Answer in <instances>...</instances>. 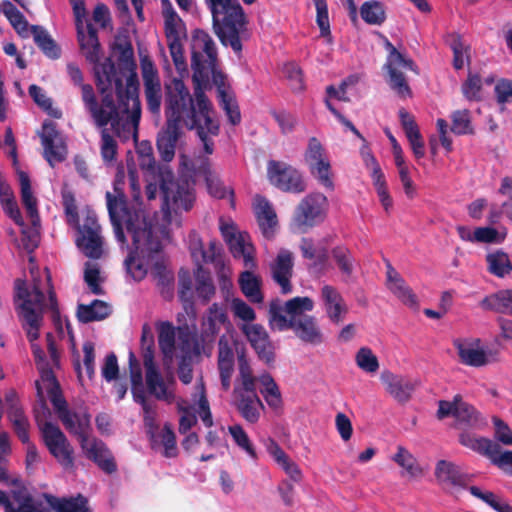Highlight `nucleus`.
<instances>
[{
	"label": "nucleus",
	"instance_id": "obj_29",
	"mask_svg": "<svg viewBox=\"0 0 512 512\" xmlns=\"http://www.w3.org/2000/svg\"><path fill=\"white\" fill-rule=\"evenodd\" d=\"M459 443L481 455L490 459L493 458L495 452H499V445L488 438L476 437L475 434L463 430L459 435Z\"/></svg>",
	"mask_w": 512,
	"mask_h": 512
},
{
	"label": "nucleus",
	"instance_id": "obj_34",
	"mask_svg": "<svg viewBox=\"0 0 512 512\" xmlns=\"http://www.w3.org/2000/svg\"><path fill=\"white\" fill-rule=\"evenodd\" d=\"M151 275L156 281V285L162 297L170 300L174 291V274L167 269L163 261L157 260L151 269Z\"/></svg>",
	"mask_w": 512,
	"mask_h": 512
},
{
	"label": "nucleus",
	"instance_id": "obj_5",
	"mask_svg": "<svg viewBox=\"0 0 512 512\" xmlns=\"http://www.w3.org/2000/svg\"><path fill=\"white\" fill-rule=\"evenodd\" d=\"M44 380L49 383L48 396L59 420L70 434L78 438L80 446H84L86 436L92 430L91 415L87 408H82L78 412L68 408L67 401L62 395L60 385L52 371L45 374Z\"/></svg>",
	"mask_w": 512,
	"mask_h": 512
},
{
	"label": "nucleus",
	"instance_id": "obj_4",
	"mask_svg": "<svg viewBox=\"0 0 512 512\" xmlns=\"http://www.w3.org/2000/svg\"><path fill=\"white\" fill-rule=\"evenodd\" d=\"M212 14L213 30L221 44L241 55L243 41L250 38L247 18L238 0H205Z\"/></svg>",
	"mask_w": 512,
	"mask_h": 512
},
{
	"label": "nucleus",
	"instance_id": "obj_13",
	"mask_svg": "<svg viewBox=\"0 0 512 512\" xmlns=\"http://www.w3.org/2000/svg\"><path fill=\"white\" fill-rule=\"evenodd\" d=\"M78 249L90 259H100L103 255L101 226L94 214H87L82 225H77L75 240Z\"/></svg>",
	"mask_w": 512,
	"mask_h": 512
},
{
	"label": "nucleus",
	"instance_id": "obj_8",
	"mask_svg": "<svg viewBox=\"0 0 512 512\" xmlns=\"http://www.w3.org/2000/svg\"><path fill=\"white\" fill-rule=\"evenodd\" d=\"M102 75L109 85L114 83L118 100L125 106V112L129 111V102H132L131 122L135 128L138 127L141 117V103L139 99V81L136 73H132L126 79V87L118 75L117 69L111 61L102 65Z\"/></svg>",
	"mask_w": 512,
	"mask_h": 512
},
{
	"label": "nucleus",
	"instance_id": "obj_19",
	"mask_svg": "<svg viewBox=\"0 0 512 512\" xmlns=\"http://www.w3.org/2000/svg\"><path fill=\"white\" fill-rule=\"evenodd\" d=\"M75 26L81 53L89 63H98L100 60L101 46L98 39L97 29L92 25V23L87 22L85 32L84 20L75 22Z\"/></svg>",
	"mask_w": 512,
	"mask_h": 512
},
{
	"label": "nucleus",
	"instance_id": "obj_20",
	"mask_svg": "<svg viewBox=\"0 0 512 512\" xmlns=\"http://www.w3.org/2000/svg\"><path fill=\"white\" fill-rule=\"evenodd\" d=\"M293 267V254L286 249L280 250L270 265L272 279L280 286L282 294L292 292Z\"/></svg>",
	"mask_w": 512,
	"mask_h": 512
},
{
	"label": "nucleus",
	"instance_id": "obj_48",
	"mask_svg": "<svg viewBox=\"0 0 512 512\" xmlns=\"http://www.w3.org/2000/svg\"><path fill=\"white\" fill-rule=\"evenodd\" d=\"M486 262L489 272L497 277H504L512 271V263L509 256L503 251L487 254Z\"/></svg>",
	"mask_w": 512,
	"mask_h": 512
},
{
	"label": "nucleus",
	"instance_id": "obj_23",
	"mask_svg": "<svg viewBox=\"0 0 512 512\" xmlns=\"http://www.w3.org/2000/svg\"><path fill=\"white\" fill-rule=\"evenodd\" d=\"M435 477L440 485L466 488L470 477L461 471L453 462L439 460L435 467Z\"/></svg>",
	"mask_w": 512,
	"mask_h": 512
},
{
	"label": "nucleus",
	"instance_id": "obj_16",
	"mask_svg": "<svg viewBox=\"0 0 512 512\" xmlns=\"http://www.w3.org/2000/svg\"><path fill=\"white\" fill-rule=\"evenodd\" d=\"M233 398L236 410L246 422L255 424L259 421L264 405L258 396L257 386L234 387Z\"/></svg>",
	"mask_w": 512,
	"mask_h": 512
},
{
	"label": "nucleus",
	"instance_id": "obj_40",
	"mask_svg": "<svg viewBox=\"0 0 512 512\" xmlns=\"http://www.w3.org/2000/svg\"><path fill=\"white\" fill-rule=\"evenodd\" d=\"M2 12L15 29V31L22 37L28 38L31 32V26L26 20L25 16L17 9V7L8 0L2 3Z\"/></svg>",
	"mask_w": 512,
	"mask_h": 512
},
{
	"label": "nucleus",
	"instance_id": "obj_35",
	"mask_svg": "<svg viewBox=\"0 0 512 512\" xmlns=\"http://www.w3.org/2000/svg\"><path fill=\"white\" fill-rule=\"evenodd\" d=\"M19 181L21 187V200L26 208L27 215L31 220L33 226H37L40 223V217L37 209V200L33 196L30 178L27 173H19Z\"/></svg>",
	"mask_w": 512,
	"mask_h": 512
},
{
	"label": "nucleus",
	"instance_id": "obj_60",
	"mask_svg": "<svg viewBox=\"0 0 512 512\" xmlns=\"http://www.w3.org/2000/svg\"><path fill=\"white\" fill-rule=\"evenodd\" d=\"M316 8V23L320 29L322 37L330 36V22L328 14V5L326 0H313Z\"/></svg>",
	"mask_w": 512,
	"mask_h": 512
},
{
	"label": "nucleus",
	"instance_id": "obj_43",
	"mask_svg": "<svg viewBox=\"0 0 512 512\" xmlns=\"http://www.w3.org/2000/svg\"><path fill=\"white\" fill-rule=\"evenodd\" d=\"M481 306L503 314H512V290H503L485 297Z\"/></svg>",
	"mask_w": 512,
	"mask_h": 512
},
{
	"label": "nucleus",
	"instance_id": "obj_14",
	"mask_svg": "<svg viewBox=\"0 0 512 512\" xmlns=\"http://www.w3.org/2000/svg\"><path fill=\"white\" fill-rule=\"evenodd\" d=\"M191 67L193 70V82L195 84L194 93L192 96L193 101L196 100V91L200 89L204 92L202 85L206 84L211 75L213 84L217 88L218 98L223 96V93H228L226 86V75L218 69V62L210 68V64H204L203 54L198 51H193L191 58Z\"/></svg>",
	"mask_w": 512,
	"mask_h": 512
},
{
	"label": "nucleus",
	"instance_id": "obj_58",
	"mask_svg": "<svg viewBox=\"0 0 512 512\" xmlns=\"http://www.w3.org/2000/svg\"><path fill=\"white\" fill-rule=\"evenodd\" d=\"M144 93L148 110L159 115L162 102L161 83L144 85Z\"/></svg>",
	"mask_w": 512,
	"mask_h": 512
},
{
	"label": "nucleus",
	"instance_id": "obj_51",
	"mask_svg": "<svg viewBox=\"0 0 512 512\" xmlns=\"http://www.w3.org/2000/svg\"><path fill=\"white\" fill-rule=\"evenodd\" d=\"M158 344L165 356H170L175 349V328L172 323L161 322L158 327Z\"/></svg>",
	"mask_w": 512,
	"mask_h": 512
},
{
	"label": "nucleus",
	"instance_id": "obj_9",
	"mask_svg": "<svg viewBox=\"0 0 512 512\" xmlns=\"http://www.w3.org/2000/svg\"><path fill=\"white\" fill-rule=\"evenodd\" d=\"M35 420L50 454L66 469L74 467V449L66 435L55 424L43 421L35 410Z\"/></svg>",
	"mask_w": 512,
	"mask_h": 512
},
{
	"label": "nucleus",
	"instance_id": "obj_32",
	"mask_svg": "<svg viewBox=\"0 0 512 512\" xmlns=\"http://www.w3.org/2000/svg\"><path fill=\"white\" fill-rule=\"evenodd\" d=\"M253 269H247L240 273L238 284L241 292L252 303H262L264 300L261 291L262 280L253 273Z\"/></svg>",
	"mask_w": 512,
	"mask_h": 512
},
{
	"label": "nucleus",
	"instance_id": "obj_64",
	"mask_svg": "<svg viewBox=\"0 0 512 512\" xmlns=\"http://www.w3.org/2000/svg\"><path fill=\"white\" fill-rule=\"evenodd\" d=\"M231 311L236 318L245 322H252L256 319L254 309L240 298H233L231 301Z\"/></svg>",
	"mask_w": 512,
	"mask_h": 512
},
{
	"label": "nucleus",
	"instance_id": "obj_41",
	"mask_svg": "<svg viewBox=\"0 0 512 512\" xmlns=\"http://www.w3.org/2000/svg\"><path fill=\"white\" fill-rule=\"evenodd\" d=\"M194 47L204 52L207 59L204 64H210V68L218 62L217 47L212 37L202 29H196L193 34Z\"/></svg>",
	"mask_w": 512,
	"mask_h": 512
},
{
	"label": "nucleus",
	"instance_id": "obj_31",
	"mask_svg": "<svg viewBox=\"0 0 512 512\" xmlns=\"http://www.w3.org/2000/svg\"><path fill=\"white\" fill-rule=\"evenodd\" d=\"M112 310L108 303L105 301L95 299L90 304H79L77 307L78 321L84 324L102 321L106 319Z\"/></svg>",
	"mask_w": 512,
	"mask_h": 512
},
{
	"label": "nucleus",
	"instance_id": "obj_7",
	"mask_svg": "<svg viewBox=\"0 0 512 512\" xmlns=\"http://www.w3.org/2000/svg\"><path fill=\"white\" fill-rule=\"evenodd\" d=\"M160 189L163 196L162 210L165 215L172 212L189 211L195 202L193 184L186 178L175 179L172 171L161 172Z\"/></svg>",
	"mask_w": 512,
	"mask_h": 512
},
{
	"label": "nucleus",
	"instance_id": "obj_10",
	"mask_svg": "<svg viewBox=\"0 0 512 512\" xmlns=\"http://www.w3.org/2000/svg\"><path fill=\"white\" fill-rule=\"evenodd\" d=\"M385 48L388 51L387 61L385 68L389 74V85L390 87L403 98L411 97L412 91L408 85L406 78L401 71L402 69H408L418 74V67L411 58H407L404 54L399 52L395 46L386 39Z\"/></svg>",
	"mask_w": 512,
	"mask_h": 512
},
{
	"label": "nucleus",
	"instance_id": "obj_27",
	"mask_svg": "<svg viewBox=\"0 0 512 512\" xmlns=\"http://www.w3.org/2000/svg\"><path fill=\"white\" fill-rule=\"evenodd\" d=\"M454 418L455 422L453 427L460 430H477L485 425L484 419L476 408L468 402L463 401L462 398L460 403H458Z\"/></svg>",
	"mask_w": 512,
	"mask_h": 512
},
{
	"label": "nucleus",
	"instance_id": "obj_6",
	"mask_svg": "<svg viewBox=\"0 0 512 512\" xmlns=\"http://www.w3.org/2000/svg\"><path fill=\"white\" fill-rule=\"evenodd\" d=\"M15 297L22 301L18 305V309L27 338L32 344H35L34 341L39 338V330L46 306L45 295L38 284H34L32 291H30L24 280L16 279Z\"/></svg>",
	"mask_w": 512,
	"mask_h": 512
},
{
	"label": "nucleus",
	"instance_id": "obj_45",
	"mask_svg": "<svg viewBox=\"0 0 512 512\" xmlns=\"http://www.w3.org/2000/svg\"><path fill=\"white\" fill-rule=\"evenodd\" d=\"M331 255L340 272L350 278L356 266V259L352 251L344 245H339L332 248Z\"/></svg>",
	"mask_w": 512,
	"mask_h": 512
},
{
	"label": "nucleus",
	"instance_id": "obj_61",
	"mask_svg": "<svg viewBox=\"0 0 512 512\" xmlns=\"http://www.w3.org/2000/svg\"><path fill=\"white\" fill-rule=\"evenodd\" d=\"M101 131V156L105 162H112L117 154V142L105 127Z\"/></svg>",
	"mask_w": 512,
	"mask_h": 512
},
{
	"label": "nucleus",
	"instance_id": "obj_28",
	"mask_svg": "<svg viewBox=\"0 0 512 512\" xmlns=\"http://www.w3.org/2000/svg\"><path fill=\"white\" fill-rule=\"evenodd\" d=\"M392 461L402 468V477H407L410 480H418L425 475V470L420 465L417 458L401 445L397 447V452L392 456Z\"/></svg>",
	"mask_w": 512,
	"mask_h": 512
},
{
	"label": "nucleus",
	"instance_id": "obj_25",
	"mask_svg": "<svg viewBox=\"0 0 512 512\" xmlns=\"http://www.w3.org/2000/svg\"><path fill=\"white\" fill-rule=\"evenodd\" d=\"M57 136L58 131L56 130L54 123L49 122L43 124L41 140L44 147V157L52 167L55 162H62L66 158L65 147L55 143Z\"/></svg>",
	"mask_w": 512,
	"mask_h": 512
},
{
	"label": "nucleus",
	"instance_id": "obj_63",
	"mask_svg": "<svg viewBox=\"0 0 512 512\" xmlns=\"http://www.w3.org/2000/svg\"><path fill=\"white\" fill-rule=\"evenodd\" d=\"M205 182L209 193L218 199L225 198L227 190L221 180L209 168L204 169Z\"/></svg>",
	"mask_w": 512,
	"mask_h": 512
},
{
	"label": "nucleus",
	"instance_id": "obj_47",
	"mask_svg": "<svg viewBox=\"0 0 512 512\" xmlns=\"http://www.w3.org/2000/svg\"><path fill=\"white\" fill-rule=\"evenodd\" d=\"M162 247L158 251H149L145 247H142L140 249H136L134 246V250H131L129 255L124 261V265L126 268L127 273L135 280V281H141L145 278L147 275V268L143 264V262L136 258L135 254L140 251L141 253L147 252L149 254L152 253H159L161 251Z\"/></svg>",
	"mask_w": 512,
	"mask_h": 512
},
{
	"label": "nucleus",
	"instance_id": "obj_38",
	"mask_svg": "<svg viewBox=\"0 0 512 512\" xmlns=\"http://www.w3.org/2000/svg\"><path fill=\"white\" fill-rule=\"evenodd\" d=\"M148 392L157 400L172 403L175 400V394L171 391L163 380L159 370L151 371L145 374Z\"/></svg>",
	"mask_w": 512,
	"mask_h": 512
},
{
	"label": "nucleus",
	"instance_id": "obj_52",
	"mask_svg": "<svg viewBox=\"0 0 512 512\" xmlns=\"http://www.w3.org/2000/svg\"><path fill=\"white\" fill-rule=\"evenodd\" d=\"M228 431L232 436L235 444L245 451L252 459H257V453L253 446L248 434L239 424H235L228 427Z\"/></svg>",
	"mask_w": 512,
	"mask_h": 512
},
{
	"label": "nucleus",
	"instance_id": "obj_33",
	"mask_svg": "<svg viewBox=\"0 0 512 512\" xmlns=\"http://www.w3.org/2000/svg\"><path fill=\"white\" fill-rule=\"evenodd\" d=\"M234 258L243 259V264L247 269H255V249L251 243L246 240V235L239 233L227 244Z\"/></svg>",
	"mask_w": 512,
	"mask_h": 512
},
{
	"label": "nucleus",
	"instance_id": "obj_11",
	"mask_svg": "<svg viewBox=\"0 0 512 512\" xmlns=\"http://www.w3.org/2000/svg\"><path fill=\"white\" fill-rule=\"evenodd\" d=\"M267 175L270 183L284 192L300 194L307 188L301 172L285 162L270 160Z\"/></svg>",
	"mask_w": 512,
	"mask_h": 512
},
{
	"label": "nucleus",
	"instance_id": "obj_44",
	"mask_svg": "<svg viewBox=\"0 0 512 512\" xmlns=\"http://www.w3.org/2000/svg\"><path fill=\"white\" fill-rule=\"evenodd\" d=\"M360 16L365 23L380 26L386 21V8L380 1H365L360 6Z\"/></svg>",
	"mask_w": 512,
	"mask_h": 512
},
{
	"label": "nucleus",
	"instance_id": "obj_42",
	"mask_svg": "<svg viewBox=\"0 0 512 512\" xmlns=\"http://www.w3.org/2000/svg\"><path fill=\"white\" fill-rule=\"evenodd\" d=\"M454 346L463 364L472 367H481L487 364V355L483 350L465 345L461 340H455Z\"/></svg>",
	"mask_w": 512,
	"mask_h": 512
},
{
	"label": "nucleus",
	"instance_id": "obj_26",
	"mask_svg": "<svg viewBox=\"0 0 512 512\" xmlns=\"http://www.w3.org/2000/svg\"><path fill=\"white\" fill-rule=\"evenodd\" d=\"M255 216L263 236L270 239L274 235L277 226V215L270 202L263 196L257 195Z\"/></svg>",
	"mask_w": 512,
	"mask_h": 512
},
{
	"label": "nucleus",
	"instance_id": "obj_2",
	"mask_svg": "<svg viewBox=\"0 0 512 512\" xmlns=\"http://www.w3.org/2000/svg\"><path fill=\"white\" fill-rule=\"evenodd\" d=\"M314 302L309 297H294L285 302L284 307L278 300L269 305V324L278 331L292 330L297 338L310 345H320L324 336L317 319L306 312L312 311Z\"/></svg>",
	"mask_w": 512,
	"mask_h": 512
},
{
	"label": "nucleus",
	"instance_id": "obj_39",
	"mask_svg": "<svg viewBox=\"0 0 512 512\" xmlns=\"http://www.w3.org/2000/svg\"><path fill=\"white\" fill-rule=\"evenodd\" d=\"M30 34L33 35L35 44L47 57L51 59H58L60 57L61 49L46 29L39 25H31Z\"/></svg>",
	"mask_w": 512,
	"mask_h": 512
},
{
	"label": "nucleus",
	"instance_id": "obj_56",
	"mask_svg": "<svg viewBox=\"0 0 512 512\" xmlns=\"http://www.w3.org/2000/svg\"><path fill=\"white\" fill-rule=\"evenodd\" d=\"M355 361L357 366L367 373H374L379 369L378 358L368 347H361L357 351Z\"/></svg>",
	"mask_w": 512,
	"mask_h": 512
},
{
	"label": "nucleus",
	"instance_id": "obj_54",
	"mask_svg": "<svg viewBox=\"0 0 512 512\" xmlns=\"http://www.w3.org/2000/svg\"><path fill=\"white\" fill-rule=\"evenodd\" d=\"M300 249L305 259L314 261L312 264L314 268L322 267L327 261L326 250L324 248L317 250L311 239L303 238Z\"/></svg>",
	"mask_w": 512,
	"mask_h": 512
},
{
	"label": "nucleus",
	"instance_id": "obj_49",
	"mask_svg": "<svg viewBox=\"0 0 512 512\" xmlns=\"http://www.w3.org/2000/svg\"><path fill=\"white\" fill-rule=\"evenodd\" d=\"M468 491L471 493V495L482 500L497 512H512V506L508 504L506 501L501 500L496 494H494L491 491L483 492L477 486L468 487Z\"/></svg>",
	"mask_w": 512,
	"mask_h": 512
},
{
	"label": "nucleus",
	"instance_id": "obj_3",
	"mask_svg": "<svg viewBox=\"0 0 512 512\" xmlns=\"http://www.w3.org/2000/svg\"><path fill=\"white\" fill-rule=\"evenodd\" d=\"M106 201L110 221L118 242L123 245L126 244L123 230V223H125L136 249L145 247L149 251H158L161 248V242L154 236L152 225L148 221L145 212L140 208L130 209L125 193L113 195L108 191L106 192Z\"/></svg>",
	"mask_w": 512,
	"mask_h": 512
},
{
	"label": "nucleus",
	"instance_id": "obj_55",
	"mask_svg": "<svg viewBox=\"0 0 512 512\" xmlns=\"http://www.w3.org/2000/svg\"><path fill=\"white\" fill-rule=\"evenodd\" d=\"M451 130L457 135L472 134L470 112L467 109L456 110L451 115Z\"/></svg>",
	"mask_w": 512,
	"mask_h": 512
},
{
	"label": "nucleus",
	"instance_id": "obj_50",
	"mask_svg": "<svg viewBox=\"0 0 512 512\" xmlns=\"http://www.w3.org/2000/svg\"><path fill=\"white\" fill-rule=\"evenodd\" d=\"M468 491L471 493V495L482 500L497 512H512V506L508 504L506 501L501 500L496 494H494L491 491L483 492L477 486L468 487Z\"/></svg>",
	"mask_w": 512,
	"mask_h": 512
},
{
	"label": "nucleus",
	"instance_id": "obj_12",
	"mask_svg": "<svg viewBox=\"0 0 512 512\" xmlns=\"http://www.w3.org/2000/svg\"><path fill=\"white\" fill-rule=\"evenodd\" d=\"M328 208L327 197L314 192L306 195L297 205L294 212V222L299 228H312L324 221Z\"/></svg>",
	"mask_w": 512,
	"mask_h": 512
},
{
	"label": "nucleus",
	"instance_id": "obj_53",
	"mask_svg": "<svg viewBox=\"0 0 512 512\" xmlns=\"http://www.w3.org/2000/svg\"><path fill=\"white\" fill-rule=\"evenodd\" d=\"M388 288L395 294L405 305L417 308V296L413 293L411 288L406 284L405 280L400 277L394 283H390Z\"/></svg>",
	"mask_w": 512,
	"mask_h": 512
},
{
	"label": "nucleus",
	"instance_id": "obj_46",
	"mask_svg": "<svg viewBox=\"0 0 512 512\" xmlns=\"http://www.w3.org/2000/svg\"><path fill=\"white\" fill-rule=\"evenodd\" d=\"M239 377L234 387H254L257 386V378L253 375L249 359L246 355L245 348L236 350Z\"/></svg>",
	"mask_w": 512,
	"mask_h": 512
},
{
	"label": "nucleus",
	"instance_id": "obj_37",
	"mask_svg": "<svg viewBox=\"0 0 512 512\" xmlns=\"http://www.w3.org/2000/svg\"><path fill=\"white\" fill-rule=\"evenodd\" d=\"M148 392L157 400L172 403L175 400V394L171 391L163 380L159 370L151 371L145 374Z\"/></svg>",
	"mask_w": 512,
	"mask_h": 512
},
{
	"label": "nucleus",
	"instance_id": "obj_30",
	"mask_svg": "<svg viewBox=\"0 0 512 512\" xmlns=\"http://www.w3.org/2000/svg\"><path fill=\"white\" fill-rule=\"evenodd\" d=\"M5 512H50L41 502L36 501L31 494L24 489L11 492V502Z\"/></svg>",
	"mask_w": 512,
	"mask_h": 512
},
{
	"label": "nucleus",
	"instance_id": "obj_62",
	"mask_svg": "<svg viewBox=\"0 0 512 512\" xmlns=\"http://www.w3.org/2000/svg\"><path fill=\"white\" fill-rule=\"evenodd\" d=\"M100 270L96 264L87 262L84 270V281L95 295L103 294V288L99 284Z\"/></svg>",
	"mask_w": 512,
	"mask_h": 512
},
{
	"label": "nucleus",
	"instance_id": "obj_18",
	"mask_svg": "<svg viewBox=\"0 0 512 512\" xmlns=\"http://www.w3.org/2000/svg\"><path fill=\"white\" fill-rule=\"evenodd\" d=\"M380 379L385 385L387 392L400 404L407 403L418 386L416 380L394 374L389 370L383 371Z\"/></svg>",
	"mask_w": 512,
	"mask_h": 512
},
{
	"label": "nucleus",
	"instance_id": "obj_57",
	"mask_svg": "<svg viewBox=\"0 0 512 512\" xmlns=\"http://www.w3.org/2000/svg\"><path fill=\"white\" fill-rule=\"evenodd\" d=\"M219 105L225 111L229 122L232 125H238L241 122V113L235 97L229 93H223V96L218 98Z\"/></svg>",
	"mask_w": 512,
	"mask_h": 512
},
{
	"label": "nucleus",
	"instance_id": "obj_24",
	"mask_svg": "<svg viewBox=\"0 0 512 512\" xmlns=\"http://www.w3.org/2000/svg\"><path fill=\"white\" fill-rule=\"evenodd\" d=\"M321 298L330 321L334 324L342 322L343 315L347 314L348 308L338 290L331 285H324L321 289Z\"/></svg>",
	"mask_w": 512,
	"mask_h": 512
},
{
	"label": "nucleus",
	"instance_id": "obj_59",
	"mask_svg": "<svg viewBox=\"0 0 512 512\" xmlns=\"http://www.w3.org/2000/svg\"><path fill=\"white\" fill-rule=\"evenodd\" d=\"M482 80L480 75L469 73L462 84V93L470 101L481 100Z\"/></svg>",
	"mask_w": 512,
	"mask_h": 512
},
{
	"label": "nucleus",
	"instance_id": "obj_36",
	"mask_svg": "<svg viewBox=\"0 0 512 512\" xmlns=\"http://www.w3.org/2000/svg\"><path fill=\"white\" fill-rule=\"evenodd\" d=\"M47 501L56 512H92L88 506V500L81 494L69 498L49 495Z\"/></svg>",
	"mask_w": 512,
	"mask_h": 512
},
{
	"label": "nucleus",
	"instance_id": "obj_21",
	"mask_svg": "<svg viewBox=\"0 0 512 512\" xmlns=\"http://www.w3.org/2000/svg\"><path fill=\"white\" fill-rule=\"evenodd\" d=\"M90 432L86 436L84 446H81L86 451L87 457L92 460L97 466L107 474H112L117 470L115 459L102 440L93 439L89 442Z\"/></svg>",
	"mask_w": 512,
	"mask_h": 512
},
{
	"label": "nucleus",
	"instance_id": "obj_1",
	"mask_svg": "<svg viewBox=\"0 0 512 512\" xmlns=\"http://www.w3.org/2000/svg\"><path fill=\"white\" fill-rule=\"evenodd\" d=\"M165 125L157 134L156 146L160 157L170 162L175 156L179 139L183 135L182 125L196 130L206 154L214 151V142L209 137L219 134V124L213 119V105L205 92L198 89L196 100L183 80L174 78L165 86Z\"/></svg>",
	"mask_w": 512,
	"mask_h": 512
},
{
	"label": "nucleus",
	"instance_id": "obj_15",
	"mask_svg": "<svg viewBox=\"0 0 512 512\" xmlns=\"http://www.w3.org/2000/svg\"><path fill=\"white\" fill-rule=\"evenodd\" d=\"M304 159L313 177L325 188L333 190L334 183L331 179V165L325 157V150L316 137H311L304 154Z\"/></svg>",
	"mask_w": 512,
	"mask_h": 512
},
{
	"label": "nucleus",
	"instance_id": "obj_17",
	"mask_svg": "<svg viewBox=\"0 0 512 512\" xmlns=\"http://www.w3.org/2000/svg\"><path fill=\"white\" fill-rule=\"evenodd\" d=\"M258 358L267 365L275 362V347L263 325L243 324L240 327Z\"/></svg>",
	"mask_w": 512,
	"mask_h": 512
},
{
	"label": "nucleus",
	"instance_id": "obj_22",
	"mask_svg": "<svg viewBox=\"0 0 512 512\" xmlns=\"http://www.w3.org/2000/svg\"><path fill=\"white\" fill-rule=\"evenodd\" d=\"M106 83L108 82L106 81ZM112 85H114V83L111 85L107 84V87H100L103 96L101 98V103L97 102L92 118L98 127H106L109 123H111L113 127L116 124H119V112L113 95L111 92L105 93L108 87H111Z\"/></svg>",
	"mask_w": 512,
	"mask_h": 512
}]
</instances>
